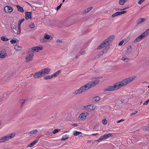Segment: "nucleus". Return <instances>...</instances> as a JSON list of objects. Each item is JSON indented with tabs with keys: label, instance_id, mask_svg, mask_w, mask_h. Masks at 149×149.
<instances>
[{
	"label": "nucleus",
	"instance_id": "nucleus-1",
	"mask_svg": "<svg viewBox=\"0 0 149 149\" xmlns=\"http://www.w3.org/2000/svg\"><path fill=\"white\" fill-rule=\"evenodd\" d=\"M135 77H132L123 79L120 81L117 82L113 84L112 86H110L103 89V91H112L117 90L121 87L125 86L132 81L135 79Z\"/></svg>",
	"mask_w": 149,
	"mask_h": 149
},
{
	"label": "nucleus",
	"instance_id": "nucleus-2",
	"mask_svg": "<svg viewBox=\"0 0 149 149\" xmlns=\"http://www.w3.org/2000/svg\"><path fill=\"white\" fill-rule=\"evenodd\" d=\"M99 81L98 80H96L89 82L80 87L79 89L75 90L73 94L74 95L81 94L98 84Z\"/></svg>",
	"mask_w": 149,
	"mask_h": 149
},
{
	"label": "nucleus",
	"instance_id": "nucleus-3",
	"mask_svg": "<svg viewBox=\"0 0 149 149\" xmlns=\"http://www.w3.org/2000/svg\"><path fill=\"white\" fill-rule=\"evenodd\" d=\"M43 49V47H42L38 46L33 47L31 48H29L28 49L29 53L26 57V62H29L33 60V52H39Z\"/></svg>",
	"mask_w": 149,
	"mask_h": 149
},
{
	"label": "nucleus",
	"instance_id": "nucleus-4",
	"mask_svg": "<svg viewBox=\"0 0 149 149\" xmlns=\"http://www.w3.org/2000/svg\"><path fill=\"white\" fill-rule=\"evenodd\" d=\"M149 33V29H147L146 31L143 32L142 34L137 38L134 40V41L135 42H137L140 41L141 40L146 37L148 34Z\"/></svg>",
	"mask_w": 149,
	"mask_h": 149
},
{
	"label": "nucleus",
	"instance_id": "nucleus-5",
	"mask_svg": "<svg viewBox=\"0 0 149 149\" xmlns=\"http://www.w3.org/2000/svg\"><path fill=\"white\" fill-rule=\"evenodd\" d=\"M31 75H33V78L36 79H40L43 76L40 70L36 72L33 74H31Z\"/></svg>",
	"mask_w": 149,
	"mask_h": 149
},
{
	"label": "nucleus",
	"instance_id": "nucleus-6",
	"mask_svg": "<svg viewBox=\"0 0 149 149\" xmlns=\"http://www.w3.org/2000/svg\"><path fill=\"white\" fill-rule=\"evenodd\" d=\"M96 107V106L94 105H89L84 106L83 109L87 111H91L95 109Z\"/></svg>",
	"mask_w": 149,
	"mask_h": 149
},
{
	"label": "nucleus",
	"instance_id": "nucleus-7",
	"mask_svg": "<svg viewBox=\"0 0 149 149\" xmlns=\"http://www.w3.org/2000/svg\"><path fill=\"white\" fill-rule=\"evenodd\" d=\"M43 76L48 74L51 71V69L49 68H46L40 70Z\"/></svg>",
	"mask_w": 149,
	"mask_h": 149
},
{
	"label": "nucleus",
	"instance_id": "nucleus-8",
	"mask_svg": "<svg viewBox=\"0 0 149 149\" xmlns=\"http://www.w3.org/2000/svg\"><path fill=\"white\" fill-rule=\"evenodd\" d=\"M15 134L14 133H12L9 134L8 135L3 136L6 141L13 138L15 136Z\"/></svg>",
	"mask_w": 149,
	"mask_h": 149
},
{
	"label": "nucleus",
	"instance_id": "nucleus-9",
	"mask_svg": "<svg viewBox=\"0 0 149 149\" xmlns=\"http://www.w3.org/2000/svg\"><path fill=\"white\" fill-rule=\"evenodd\" d=\"M109 45L108 41L107 40H104L103 42L101 43L100 45L97 47V49H100L102 48L105 45Z\"/></svg>",
	"mask_w": 149,
	"mask_h": 149
},
{
	"label": "nucleus",
	"instance_id": "nucleus-10",
	"mask_svg": "<svg viewBox=\"0 0 149 149\" xmlns=\"http://www.w3.org/2000/svg\"><path fill=\"white\" fill-rule=\"evenodd\" d=\"M5 11L7 13H10L13 11L12 8L9 6H6L4 8Z\"/></svg>",
	"mask_w": 149,
	"mask_h": 149
},
{
	"label": "nucleus",
	"instance_id": "nucleus-11",
	"mask_svg": "<svg viewBox=\"0 0 149 149\" xmlns=\"http://www.w3.org/2000/svg\"><path fill=\"white\" fill-rule=\"evenodd\" d=\"M7 54L6 53L5 50L3 49L0 52V58H4L7 56Z\"/></svg>",
	"mask_w": 149,
	"mask_h": 149
},
{
	"label": "nucleus",
	"instance_id": "nucleus-12",
	"mask_svg": "<svg viewBox=\"0 0 149 149\" xmlns=\"http://www.w3.org/2000/svg\"><path fill=\"white\" fill-rule=\"evenodd\" d=\"M31 12H25V18L26 19H31Z\"/></svg>",
	"mask_w": 149,
	"mask_h": 149
},
{
	"label": "nucleus",
	"instance_id": "nucleus-13",
	"mask_svg": "<svg viewBox=\"0 0 149 149\" xmlns=\"http://www.w3.org/2000/svg\"><path fill=\"white\" fill-rule=\"evenodd\" d=\"M87 116V114L82 113L79 116V118L82 120L85 119Z\"/></svg>",
	"mask_w": 149,
	"mask_h": 149
},
{
	"label": "nucleus",
	"instance_id": "nucleus-14",
	"mask_svg": "<svg viewBox=\"0 0 149 149\" xmlns=\"http://www.w3.org/2000/svg\"><path fill=\"white\" fill-rule=\"evenodd\" d=\"M38 130L36 129L28 132L27 134L30 136H31L32 135L36 134L38 132Z\"/></svg>",
	"mask_w": 149,
	"mask_h": 149
},
{
	"label": "nucleus",
	"instance_id": "nucleus-15",
	"mask_svg": "<svg viewBox=\"0 0 149 149\" xmlns=\"http://www.w3.org/2000/svg\"><path fill=\"white\" fill-rule=\"evenodd\" d=\"M112 136V134L111 133H109L107 134H104L103 136V137L104 138L103 139H107L108 138H109Z\"/></svg>",
	"mask_w": 149,
	"mask_h": 149
},
{
	"label": "nucleus",
	"instance_id": "nucleus-16",
	"mask_svg": "<svg viewBox=\"0 0 149 149\" xmlns=\"http://www.w3.org/2000/svg\"><path fill=\"white\" fill-rule=\"evenodd\" d=\"M145 19L144 18H139L137 21L136 23L137 24H138L145 21Z\"/></svg>",
	"mask_w": 149,
	"mask_h": 149
},
{
	"label": "nucleus",
	"instance_id": "nucleus-17",
	"mask_svg": "<svg viewBox=\"0 0 149 149\" xmlns=\"http://www.w3.org/2000/svg\"><path fill=\"white\" fill-rule=\"evenodd\" d=\"M93 8V7H90L88 8H87L85 10L84 12H83V13L84 14H86L89 12L90 10L92 9Z\"/></svg>",
	"mask_w": 149,
	"mask_h": 149
},
{
	"label": "nucleus",
	"instance_id": "nucleus-18",
	"mask_svg": "<svg viewBox=\"0 0 149 149\" xmlns=\"http://www.w3.org/2000/svg\"><path fill=\"white\" fill-rule=\"evenodd\" d=\"M69 137V136L68 135H63L62 138L61 139V141H65L67 139H68Z\"/></svg>",
	"mask_w": 149,
	"mask_h": 149
},
{
	"label": "nucleus",
	"instance_id": "nucleus-19",
	"mask_svg": "<svg viewBox=\"0 0 149 149\" xmlns=\"http://www.w3.org/2000/svg\"><path fill=\"white\" fill-rule=\"evenodd\" d=\"M16 7H17V10L18 11L21 12L24 11V10L22 7H21L18 5H17Z\"/></svg>",
	"mask_w": 149,
	"mask_h": 149
},
{
	"label": "nucleus",
	"instance_id": "nucleus-20",
	"mask_svg": "<svg viewBox=\"0 0 149 149\" xmlns=\"http://www.w3.org/2000/svg\"><path fill=\"white\" fill-rule=\"evenodd\" d=\"M15 49L17 51H19L21 50L22 47L16 45L15 46Z\"/></svg>",
	"mask_w": 149,
	"mask_h": 149
},
{
	"label": "nucleus",
	"instance_id": "nucleus-21",
	"mask_svg": "<svg viewBox=\"0 0 149 149\" xmlns=\"http://www.w3.org/2000/svg\"><path fill=\"white\" fill-rule=\"evenodd\" d=\"M25 101V100L24 99H22L20 100V103L21 104L20 107L21 108H22L23 107L24 104V103Z\"/></svg>",
	"mask_w": 149,
	"mask_h": 149
},
{
	"label": "nucleus",
	"instance_id": "nucleus-22",
	"mask_svg": "<svg viewBox=\"0 0 149 149\" xmlns=\"http://www.w3.org/2000/svg\"><path fill=\"white\" fill-rule=\"evenodd\" d=\"M100 97L99 96H96L94 97L93 99V100L94 101H98L100 100Z\"/></svg>",
	"mask_w": 149,
	"mask_h": 149
},
{
	"label": "nucleus",
	"instance_id": "nucleus-23",
	"mask_svg": "<svg viewBox=\"0 0 149 149\" xmlns=\"http://www.w3.org/2000/svg\"><path fill=\"white\" fill-rule=\"evenodd\" d=\"M52 78V76L50 75H47L44 77V79L45 80H47V79H50Z\"/></svg>",
	"mask_w": 149,
	"mask_h": 149
},
{
	"label": "nucleus",
	"instance_id": "nucleus-24",
	"mask_svg": "<svg viewBox=\"0 0 149 149\" xmlns=\"http://www.w3.org/2000/svg\"><path fill=\"white\" fill-rule=\"evenodd\" d=\"M1 39L3 41H7L8 40V39L6 38L5 36H3L1 37Z\"/></svg>",
	"mask_w": 149,
	"mask_h": 149
},
{
	"label": "nucleus",
	"instance_id": "nucleus-25",
	"mask_svg": "<svg viewBox=\"0 0 149 149\" xmlns=\"http://www.w3.org/2000/svg\"><path fill=\"white\" fill-rule=\"evenodd\" d=\"M81 132H78L76 131H75L74 132V136H77L80 134H81Z\"/></svg>",
	"mask_w": 149,
	"mask_h": 149
},
{
	"label": "nucleus",
	"instance_id": "nucleus-26",
	"mask_svg": "<svg viewBox=\"0 0 149 149\" xmlns=\"http://www.w3.org/2000/svg\"><path fill=\"white\" fill-rule=\"evenodd\" d=\"M121 59L125 62H128L130 61L129 59L127 58H125L124 57H122Z\"/></svg>",
	"mask_w": 149,
	"mask_h": 149
},
{
	"label": "nucleus",
	"instance_id": "nucleus-27",
	"mask_svg": "<svg viewBox=\"0 0 149 149\" xmlns=\"http://www.w3.org/2000/svg\"><path fill=\"white\" fill-rule=\"evenodd\" d=\"M44 38L48 40L50 38V36L47 33H45L44 35Z\"/></svg>",
	"mask_w": 149,
	"mask_h": 149
},
{
	"label": "nucleus",
	"instance_id": "nucleus-28",
	"mask_svg": "<svg viewBox=\"0 0 149 149\" xmlns=\"http://www.w3.org/2000/svg\"><path fill=\"white\" fill-rule=\"evenodd\" d=\"M118 15H119L118 13V12H116L115 13L112 14L111 15V17H115Z\"/></svg>",
	"mask_w": 149,
	"mask_h": 149
},
{
	"label": "nucleus",
	"instance_id": "nucleus-29",
	"mask_svg": "<svg viewBox=\"0 0 149 149\" xmlns=\"http://www.w3.org/2000/svg\"><path fill=\"white\" fill-rule=\"evenodd\" d=\"M118 13L119 15H121L122 14H124L126 12V11H119L118 12Z\"/></svg>",
	"mask_w": 149,
	"mask_h": 149
},
{
	"label": "nucleus",
	"instance_id": "nucleus-30",
	"mask_svg": "<svg viewBox=\"0 0 149 149\" xmlns=\"http://www.w3.org/2000/svg\"><path fill=\"white\" fill-rule=\"evenodd\" d=\"M103 136H101L100 138L97 140L96 141L97 142H100L102 141L103 140H104V139H103Z\"/></svg>",
	"mask_w": 149,
	"mask_h": 149
},
{
	"label": "nucleus",
	"instance_id": "nucleus-31",
	"mask_svg": "<svg viewBox=\"0 0 149 149\" xmlns=\"http://www.w3.org/2000/svg\"><path fill=\"white\" fill-rule=\"evenodd\" d=\"M16 42V40L14 39H12L10 41V42L12 44H15Z\"/></svg>",
	"mask_w": 149,
	"mask_h": 149
},
{
	"label": "nucleus",
	"instance_id": "nucleus-32",
	"mask_svg": "<svg viewBox=\"0 0 149 149\" xmlns=\"http://www.w3.org/2000/svg\"><path fill=\"white\" fill-rule=\"evenodd\" d=\"M60 131V129H55L53 132V133L54 134H55L58 132L59 131Z\"/></svg>",
	"mask_w": 149,
	"mask_h": 149
},
{
	"label": "nucleus",
	"instance_id": "nucleus-33",
	"mask_svg": "<svg viewBox=\"0 0 149 149\" xmlns=\"http://www.w3.org/2000/svg\"><path fill=\"white\" fill-rule=\"evenodd\" d=\"M103 123L105 125L107 123V121L106 119H103L102 121Z\"/></svg>",
	"mask_w": 149,
	"mask_h": 149
},
{
	"label": "nucleus",
	"instance_id": "nucleus-34",
	"mask_svg": "<svg viewBox=\"0 0 149 149\" xmlns=\"http://www.w3.org/2000/svg\"><path fill=\"white\" fill-rule=\"evenodd\" d=\"M5 141H6L4 139V137H3L0 139V143H2Z\"/></svg>",
	"mask_w": 149,
	"mask_h": 149
},
{
	"label": "nucleus",
	"instance_id": "nucleus-35",
	"mask_svg": "<svg viewBox=\"0 0 149 149\" xmlns=\"http://www.w3.org/2000/svg\"><path fill=\"white\" fill-rule=\"evenodd\" d=\"M24 19L22 18L21 20H19L18 22V24H21V23L24 21Z\"/></svg>",
	"mask_w": 149,
	"mask_h": 149
},
{
	"label": "nucleus",
	"instance_id": "nucleus-36",
	"mask_svg": "<svg viewBox=\"0 0 149 149\" xmlns=\"http://www.w3.org/2000/svg\"><path fill=\"white\" fill-rule=\"evenodd\" d=\"M34 27V24L33 23H32L31 24H30L29 25V27L31 29L33 28Z\"/></svg>",
	"mask_w": 149,
	"mask_h": 149
},
{
	"label": "nucleus",
	"instance_id": "nucleus-37",
	"mask_svg": "<svg viewBox=\"0 0 149 149\" xmlns=\"http://www.w3.org/2000/svg\"><path fill=\"white\" fill-rule=\"evenodd\" d=\"M34 145L33 144V143L32 142V143H31L29 145H28L27 146V148H28V147H31L33 146Z\"/></svg>",
	"mask_w": 149,
	"mask_h": 149
},
{
	"label": "nucleus",
	"instance_id": "nucleus-38",
	"mask_svg": "<svg viewBox=\"0 0 149 149\" xmlns=\"http://www.w3.org/2000/svg\"><path fill=\"white\" fill-rule=\"evenodd\" d=\"M145 1V0H140V1H139L138 2V3L139 4H141V3L143 2L144 1Z\"/></svg>",
	"mask_w": 149,
	"mask_h": 149
},
{
	"label": "nucleus",
	"instance_id": "nucleus-39",
	"mask_svg": "<svg viewBox=\"0 0 149 149\" xmlns=\"http://www.w3.org/2000/svg\"><path fill=\"white\" fill-rule=\"evenodd\" d=\"M61 72V70H59L56 71L55 73L56 74V75L57 76H58V75H59V73Z\"/></svg>",
	"mask_w": 149,
	"mask_h": 149
},
{
	"label": "nucleus",
	"instance_id": "nucleus-40",
	"mask_svg": "<svg viewBox=\"0 0 149 149\" xmlns=\"http://www.w3.org/2000/svg\"><path fill=\"white\" fill-rule=\"evenodd\" d=\"M38 141V139H36L32 143L33 144L35 145L36 143H37Z\"/></svg>",
	"mask_w": 149,
	"mask_h": 149
},
{
	"label": "nucleus",
	"instance_id": "nucleus-41",
	"mask_svg": "<svg viewBox=\"0 0 149 149\" xmlns=\"http://www.w3.org/2000/svg\"><path fill=\"white\" fill-rule=\"evenodd\" d=\"M62 5V4L61 3L60 4V5L59 6H58L56 8V10H58V9H59L61 7Z\"/></svg>",
	"mask_w": 149,
	"mask_h": 149
},
{
	"label": "nucleus",
	"instance_id": "nucleus-42",
	"mask_svg": "<svg viewBox=\"0 0 149 149\" xmlns=\"http://www.w3.org/2000/svg\"><path fill=\"white\" fill-rule=\"evenodd\" d=\"M149 102V100H148L146 101H145L143 103V104H146V105H147L148 104V103Z\"/></svg>",
	"mask_w": 149,
	"mask_h": 149
},
{
	"label": "nucleus",
	"instance_id": "nucleus-43",
	"mask_svg": "<svg viewBox=\"0 0 149 149\" xmlns=\"http://www.w3.org/2000/svg\"><path fill=\"white\" fill-rule=\"evenodd\" d=\"M148 128H149L148 127H146L143 129V130L144 131H147L148 130Z\"/></svg>",
	"mask_w": 149,
	"mask_h": 149
},
{
	"label": "nucleus",
	"instance_id": "nucleus-44",
	"mask_svg": "<svg viewBox=\"0 0 149 149\" xmlns=\"http://www.w3.org/2000/svg\"><path fill=\"white\" fill-rule=\"evenodd\" d=\"M51 76H52V78L53 77H55L57 76V75H56V74L55 73V72L54 73V74H52L51 75Z\"/></svg>",
	"mask_w": 149,
	"mask_h": 149
},
{
	"label": "nucleus",
	"instance_id": "nucleus-45",
	"mask_svg": "<svg viewBox=\"0 0 149 149\" xmlns=\"http://www.w3.org/2000/svg\"><path fill=\"white\" fill-rule=\"evenodd\" d=\"M86 53V51H82L81 53V55H84Z\"/></svg>",
	"mask_w": 149,
	"mask_h": 149
},
{
	"label": "nucleus",
	"instance_id": "nucleus-46",
	"mask_svg": "<svg viewBox=\"0 0 149 149\" xmlns=\"http://www.w3.org/2000/svg\"><path fill=\"white\" fill-rule=\"evenodd\" d=\"M137 111H136L135 113H132L130 114V116H134L137 113Z\"/></svg>",
	"mask_w": 149,
	"mask_h": 149
},
{
	"label": "nucleus",
	"instance_id": "nucleus-47",
	"mask_svg": "<svg viewBox=\"0 0 149 149\" xmlns=\"http://www.w3.org/2000/svg\"><path fill=\"white\" fill-rule=\"evenodd\" d=\"M56 42L57 43H61L62 42V40H56Z\"/></svg>",
	"mask_w": 149,
	"mask_h": 149
},
{
	"label": "nucleus",
	"instance_id": "nucleus-48",
	"mask_svg": "<svg viewBox=\"0 0 149 149\" xmlns=\"http://www.w3.org/2000/svg\"><path fill=\"white\" fill-rule=\"evenodd\" d=\"M111 36H110L105 40H107L108 41V42H109V41H111L110 40L111 39Z\"/></svg>",
	"mask_w": 149,
	"mask_h": 149
},
{
	"label": "nucleus",
	"instance_id": "nucleus-49",
	"mask_svg": "<svg viewBox=\"0 0 149 149\" xmlns=\"http://www.w3.org/2000/svg\"><path fill=\"white\" fill-rule=\"evenodd\" d=\"M124 120L123 119H121L119 121H118L117 122V123H120V122H122L123 121H124Z\"/></svg>",
	"mask_w": 149,
	"mask_h": 149
},
{
	"label": "nucleus",
	"instance_id": "nucleus-50",
	"mask_svg": "<svg viewBox=\"0 0 149 149\" xmlns=\"http://www.w3.org/2000/svg\"><path fill=\"white\" fill-rule=\"evenodd\" d=\"M123 41H120L118 45L119 46L123 44Z\"/></svg>",
	"mask_w": 149,
	"mask_h": 149
},
{
	"label": "nucleus",
	"instance_id": "nucleus-51",
	"mask_svg": "<svg viewBox=\"0 0 149 149\" xmlns=\"http://www.w3.org/2000/svg\"><path fill=\"white\" fill-rule=\"evenodd\" d=\"M102 78V77H95L93 79H99Z\"/></svg>",
	"mask_w": 149,
	"mask_h": 149
},
{
	"label": "nucleus",
	"instance_id": "nucleus-52",
	"mask_svg": "<svg viewBox=\"0 0 149 149\" xmlns=\"http://www.w3.org/2000/svg\"><path fill=\"white\" fill-rule=\"evenodd\" d=\"M20 26L21 24H18V30H21V28H20Z\"/></svg>",
	"mask_w": 149,
	"mask_h": 149
},
{
	"label": "nucleus",
	"instance_id": "nucleus-53",
	"mask_svg": "<svg viewBox=\"0 0 149 149\" xmlns=\"http://www.w3.org/2000/svg\"><path fill=\"white\" fill-rule=\"evenodd\" d=\"M126 9V8H124V9H119V8H117V9H116V10H124V9Z\"/></svg>",
	"mask_w": 149,
	"mask_h": 149
},
{
	"label": "nucleus",
	"instance_id": "nucleus-54",
	"mask_svg": "<svg viewBox=\"0 0 149 149\" xmlns=\"http://www.w3.org/2000/svg\"><path fill=\"white\" fill-rule=\"evenodd\" d=\"M21 30H18V31L17 32V34H19L21 33Z\"/></svg>",
	"mask_w": 149,
	"mask_h": 149
},
{
	"label": "nucleus",
	"instance_id": "nucleus-55",
	"mask_svg": "<svg viewBox=\"0 0 149 149\" xmlns=\"http://www.w3.org/2000/svg\"><path fill=\"white\" fill-rule=\"evenodd\" d=\"M120 101L121 102L123 103L124 101V100L123 99H121Z\"/></svg>",
	"mask_w": 149,
	"mask_h": 149
},
{
	"label": "nucleus",
	"instance_id": "nucleus-56",
	"mask_svg": "<svg viewBox=\"0 0 149 149\" xmlns=\"http://www.w3.org/2000/svg\"><path fill=\"white\" fill-rule=\"evenodd\" d=\"M11 27L12 29H15L13 25L11 26Z\"/></svg>",
	"mask_w": 149,
	"mask_h": 149
},
{
	"label": "nucleus",
	"instance_id": "nucleus-57",
	"mask_svg": "<svg viewBox=\"0 0 149 149\" xmlns=\"http://www.w3.org/2000/svg\"><path fill=\"white\" fill-rule=\"evenodd\" d=\"M80 56L79 55V54L78 56H75L76 58L77 59L78 58V57Z\"/></svg>",
	"mask_w": 149,
	"mask_h": 149
},
{
	"label": "nucleus",
	"instance_id": "nucleus-58",
	"mask_svg": "<svg viewBox=\"0 0 149 149\" xmlns=\"http://www.w3.org/2000/svg\"><path fill=\"white\" fill-rule=\"evenodd\" d=\"M98 134V133H95V134H92V135L93 136H95V135H96L97 134Z\"/></svg>",
	"mask_w": 149,
	"mask_h": 149
},
{
	"label": "nucleus",
	"instance_id": "nucleus-59",
	"mask_svg": "<svg viewBox=\"0 0 149 149\" xmlns=\"http://www.w3.org/2000/svg\"><path fill=\"white\" fill-rule=\"evenodd\" d=\"M73 125H74V126H75V127H76L77 126V124H74Z\"/></svg>",
	"mask_w": 149,
	"mask_h": 149
},
{
	"label": "nucleus",
	"instance_id": "nucleus-60",
	"mask_svg": "<svg viewBox=\"0 0 149 149\" xmlns=\"http://www.w3.org/2000/svg\"><path fill=\"white\" fill-rule=\"evenodd\" d=\"M93 129L94 130H97L96 127H94L93 128Z\"/></svg>",
	"mask_w": 149,
	"mask_h": 149
},
{
	"label": "nucleus",
	"instance_id": "nucleus-61",
	"mask_svg": "<svg viewBox=\"0 0 149 149\" xmlns=\"http://www.w3.org/2000/svg\"><path fill=\"white\" fill-rule=\"evenodd\" d=\"M109 49V47H107L106 48V50H107Z\"/></svg>",
	"mask_w": 149,
	"mask_h": 149
},
{
	"label": "nucleus",
	"instance_id": "nucleus-62",
	"mask_svg": "<svg viewBox=\"0 0 149 149\" xmlns=\"http://www.w3.org/2000/svg\"><path fill=\"white\" fill-rule=\"evenodd\" d=\"M65 0H63V2H63V3H64V2H65Z\"/></svg>",
	"mask_w": 149,
	"mask_h": 149
},
{
	"label": "nucleus",
	"instance_id": "nucleus-63",
	"mask_svg": "<svg viewBox=\"0 0 149 149\" xmlns=\"http://www.w3.org/2000/svg\"><path fill=\"white\" fill-rule=\"evenodd\" d=\"M2 101V99H1L0 98V102Z\"/></svg>",
	"mask_w": 149,
	"mask_h": 149
},
{
	"label": "nucleus",
	"instance_id": "nucleus-64",
	"mask_svg": "<svg viewBox=\"0 0 149 149\" xmlns=\"http://www.w3.org/2000/svg\"><path fill=\"white\" fill-rule=\"evenodd\" d=\"M103 54H104V52H102V54L100 55H102Z\"/></svg>",
	"mask_w": 149,
	"mask_h": 149
}]
</instances>
